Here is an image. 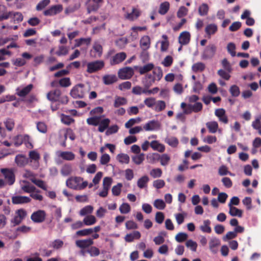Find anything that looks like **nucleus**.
<instances>
[{
  "label": "nucleus",
  "mask_w": 261,
  "mask_h": 261,
  "mask_svg": "<svg viewBox=\"0 0 261 261\" xmlns=\"http://www.w3.org/2000/svg\"><path fill=\"white\" fill-rule=\"evenodd\" d=\"M27 216V212L23 209H19L15 212V215L11 220L14 226L19 224Z\"/></svg>",
  "instance_id": "6e6552de"
},
{
  "label": "nucleus",
  "mask_w": 261,
  "mask_h": 261,
  "mask_svg": "<svg viewBox=\"0 0 261 261\" xmlns=\"http://www.w3.org/2000/svg\"><path fill=\"white\" fill-rule=\"evenodd\" d=\"M97 222L96 218L92 215L86 216L83 219V223L86 226H91L95 224Z\"/></svg>",
  "instance_id": "7c9ffc66"
},
{
  "label": "nucleus",
  "mask_w": 261,
  "mask_h": 261,
  "mask_svg": "<svg viewBox=\"0 0 261 261\" xmlns=\"http://www.w3.org/2000/svg\"><path fill=\"white\" fill-rule=\"evenodd\" d=\"M64 242L63 241L60 239H56L50 243L49 247L54 250H59L62 248Z\"/></svg>",
  "instance_id": "f704fd0d"
},
{
  "label": "nucleus",
  "mask_w": 261,
  "mask_h": 261,
  "mask_svg": "<svg viewBox=\"0 0 261 261\" xmlns=\"http://www.w3.org/2000/svg\"><path fill=\"white\" fill-rule=\"evenodd\" d=\"M151 45V40L147 35L142 36L140 40V46L144 51L148 49Z\"/></svg>",
  "instance_id": "a211bd4d"
},
{
  "label": "nucleus",
  "mask_w": 261,
  "mask_h": 261,
  "mask_svg": "<svg viewBox=\"0 0 261 261\" xmlns=\"http://www.w3.org/2000/svg\"><path fill=\"white\" fill-rule=\"evenodd\" d=\"M150 147L153 150L158 151L161 153L164 152L165 150V145L156 140L150 142Z\"/></svg>",
  "instance_id": "c85d7f7f"
},
{
  "label": "nucleus",
  "mask_w": 261,
  "mask_h": 261,
  "mask_svg": "<svg viewBox=\"0 0 261 261\" xmlns=\"http://www.w3.org/2000/svg\"><path fill=\"white\" fill-rule=\"evenodd\" d=\"M165 142L172 147H176L178 144V139L174 137H171L165 139Z\"/></svg>",
  "instance_id": "5fc2aeb1"
},
{
  "label": "nucleus",
  "mask_w": 261,
  "mask_h": 261,
  "mask_svg": "<svg viewBox=\"0 0 261 261\" xmlns=\"http://www.w3.org/2000/svg\"><path fill=\"white\" fill-rule=\"evenodd\" d=\"M87 252L91 256H97L100 254L99 249L95 246H91L87 249Z\"/></svg>",
  "instance_id": "774afa93"
},
{
  "label": "nucleus",
  "mask_w": 261,
  "mask_h": 261,
  "mask_svg": "<svg viewBox=\"0 0 261 261\" xmlns=\"http://www.w3.org/2000/svg\"><path fill=\"white\" fill-rule=\"evenodd\" d=\"M88 91L89 89H87L84 85L79 84L72 88L70 94L74 98H82L84 97Z\"/></svg>",
  "instance_id": "7ed1b4c3"
},
{
  "label": "nucleus",
  "mask_w": 261,
  "mask_h": 261,
  "mask_svg": "<svg viewBox=\"0 0 261 261\" xmlns=\"http://www.w3.org/2000/svg\"><path fill=\"white\" fill-rule=\"evenodd\" d=\"M57 155L58 157L66 161H72L74 160L75 155L71 151H61L57 152Z\"/></svg>",
  "instance_id": "6ab92c4d"
},
{
  "label": "nucleus",
  "mask_w": 261,
  "mask_h": 261,
  "mask_svg": "<svg viewBox=\"0 0 261 261\" xmlns=\"http://www.w3.org/2000/svg\"><path fill=\"white\" fill-rule=\"evenodd\" d=\"M154 68V65L152 63H149L142 67L139 68V71L141 74H143L152 69Z\"/></svg>",
  "instance_id": "8fccbe9b"
},
{
  "label": "nucleus",
  "mask_w": 261,
  "mask_h": 261,
  "mask_svg": "<svg viewBox=\"0 0 261 261\" xmlns=\"http://www.w3.org/2000/svg\"><path fill=\"white\" fill-rule=\"evenodd\" d=\"M66 184L69 188L77 191L85 189L88 185V181L77 176H71L67 179Z\"/></svg>",
  "instance_id": "f03ea898"
},
{
  "label": "nucleus",
  "mask_w": 261,
  "mask_h": 261,
  "mask_svg": "<svg viewBox=\"0 0 261 261\" xmlns=\"http://www.w3.org/2000/svg\"><path fill=\"white\" fill-rule=\"evenodd\" d=\"M152 81H160L163 77V71L161 67H157L153 69Z\"/></svg>",
  "instance_id": "72a5a7b5"
},
{
  "label": "nucleus",
  "mask_w": 261,
  "mask_h": 261,
  "mask_svg": "<svg viewBox=\"0 0 261 261\" xmlns=\"http://www.w3.org/2000/svg\"><path fill=\"white\" fill-rule=\"evenodd\" d=\"M91 39L90 38H80L75 40V46L79 47L83 44L89 45L91 43Z\"/></svg>",
  "instance_id": "4d7b16f0"
},
{
  "label": "nucleus",
  "mask_w": 261,
  "mask_h": 261,
  "mask_svg": "<svg viewBox=\"0 0 261 261\" xmlns=\"http://www.w3.org/2000/svg\"><path fill=\"white\" fill-rule=\"evenodd\" d=\"M191 37V34L189 32H182L178 37V43L181 46L188 45L190 42Z\"/></svg>",
  "instance_id": "f8f14e48"
},
{
  "label": "nucleus",
  "mask_w": 261,
  "mask_h": 261,
  "mask_svg": "<svg viewBox=\"0 0 261 261\" xmlns=\"http://www.w3.org/2000/svg\"><path fill=\"white\" fill-rule=\"evenodd\" d=\"M215 115L218 117L219 120L225 124L228 122L226 111L224 109H217L215 110Z\"/></svg>",
  "instance_id": "dca6fc26"
},
{
  "label": "nucleus",
  "mask_w": 261,
  "mask_h": 261,
  "mask_svg": "<svg viewBox=\"0 0 261 261\" xmlns=\"http://www.w3.org/2000/svg\"><path fill=\"white\" fill-rule=\"evenodd\" d=\"M206 126L208 129L210 133L214 134L217 131L219 133H222V129H219V125L217 122L215 121H212L208 122L206 123Z\"/></svg>",
  "instance_id": "5701e85b"
},
{
  "label": "nucleus",
  "mask_w": 261,
  "mask_h": 261,
  "mask_svg": "<svg viewBox=\"0 0 261 261\" xmlns=\"http://www.w3.org/2000/svg\"><path fill=\"white\" fill-rule=\"evenodd\" d=\"M61 95V92L59 89H55L49 91L47 94V99L51 101H59L60 96Z\"/></svg>",
  "instance_id": "412c9836"
},
{
  "label": "nucleus",
  "mask_w": 261,
  "mask_h": 261,
  "mask_svg": "<svg viewBox=\"0 0 261 261\" xmlns=\"http://www.w3.org/2000/svg\"><path fill=\"white\" fill-rule=\"evenodd\" d=\"M29 160L31 163H33V167L37 169L39 166V160L40 155L36 150H31L29 153Z\"/></svg>",
  "instance_id": "9b49d317"
},
{
  "label": "nucleus",
  "mask_w": 261,
  "mask_h": 261,
  "mask_svg": "<svg viewBox=\"0 0 261 261\" xmlns=\"http://www.w3.org/2000/svg\"><path fill=\"white\" fill-rule=\"evenodd\" d=\"M120 212L122 214H126L129 213L131 211L130 205L126 202L123 203L119 206Z\"/></svg>",
  "instance_id": "864d4df0"
},
{
  "label": "nucleus",
  "mask_w": 261,
  "mask_h": 261,
  "mask_svg": "<svg viewBox=\"0 0 261 261\" xmlns=\"http://www.w3.org/2000/svg\"><path fill=\"white\" fill-rule=\"evenodd\" d=\"M103 3V0H88L87 8L88 13L97 11Z\"/></svg>",
  "instance_id": "9d476101"
},
{
  "label": "nucleus",
  "mask_w": 261,
  "mask_h": 261,
  "mask_svg": "<svg viewBox=\"0 0 261 261\" xmlns=\"http://www.w3.org/2000/svg\"><path fill=\"white\" fill-rule=\"evenodd\" d=\"M186 246L187 248H189L191 251L196 252L197 248V243L193 241L192 240H188L186 242Z\"/></svg>",
  "instance_id": "052dcab7"
},
{
  "label": "nucleus",
  "mask_w": 261,
  "mask_h": 261,
  "mask_svg": "<svg viewBox=\"0 0 261 261\" xmlns=\"http://www.w3.org/2000/svg\"><path fill=\"white\" fill-rule=\"evenodd\" d=\"M1 172L5 177L6 184L7 183L9 185H12L14 183L15 177L12 169L3 168L1 169Z\"/></svg>",
  "instance_id": "39448f33"
},
{
  "label": "nucleus",
  "mask_w": 261,
  "mask_h": 261,
  "mask_svg": "<svg viewBox=\"0 0 261 261\" xmlns=\"http://www.w3.org/2000/svg\"><path fill=\"white\" fill-rule=\"evenodd\" d=\"M22 182L25 184V185H22L21 186V189L24 192L30 194L32 192L35 190L36 188L32 185L29 184L26 181L24 180Z\"/></svg>",
  "instance_id": "49530a36"
},
{
  "label": "nucleus",
  "mask_w": 261,
  "mask_h": 261,
  "mask_svg": "<svg viewBox=\"0 0 261 261\" xmlns=\"http://www.w3.org/2000/svg\"><path fill=\"white\" fill-rule=\"evenodd\" d=\"M93 244L94 241L91 238L79 240L75 242L76 246L81 249H85L88 248Z\"/></svg>",
  "instance_id": "f3484780"
},
{
  "label": "nucleus",
  "mask_w": 261,
  "mask_h": 261,
  "mask_svg": "<svg viewBox=\"0 0 261 261\" xmlns=\"http://www.w3.org/2000/svg\"><path fill=\"white\" fill-rule=\"evenodd\" d=\"M94 208L91 205H87L83 208H82L79 214L80 216H84L86 215H89L92 213L93 211Z\"/></svg>",
  "instance_id": "c03bdc74"
},
{
  "label": "nucleus",
  "mask_w": 261,
  "mask_h": 261,
  "mask_svg": "<svg viewBox=\"0 0 261 261\" xmlns=\"http://www.w3.org/2000/svg\"><path fill=\"white\" fill-rule=\"evenodd\" d=\"M170 3L168 2H164L162 3L159 6L158 12L161 15L166 14L170 9Z\"/></svg>",
  "instance_id": "2f4dec72"
},
{
  "label": "nucleus",
  "mask_w": 261,
  "mask_h": 261,
  "mask_svg": "<svg viewBox=\"0 0 261 261\" xmlns=\"http://www.w3.org/2000/svg\"><path fill=\"white\" fill-rule=\"evenodd\" d=\"M160 123L155 120L149 121L143 126V129L145 131H154L160 128Z\"/></svg>",
  "instance_id": "2eb2a0df"
},
{
  "label": "nucleus",
  "mask_w": 261,
  "mask_h": 261,
  "mask_svg": "<svg viewBox=\"0 0 261 261\" xmlns=\"http://www.w3.org/2000/svg\"><path fill=\"white\" fill-rule=\"evenodd\" d=\"M113 182V179L111 177H105L102 180V187L98 193L101 197H106L108 195L109 191Z\"/></svg>",
  "instance_id": "20e7f679"
},
{
  "label": "nucleus",
  "mask_w": 261,
  "mask_h": 261,
  "mask_svg": "<svg viewBox=\"0 0 261 261\" xmlns=\"http://www.w3.org/2000/svg\"><path fill=\"white\" fill-rule=\"evenodd\" d=\"M123 185L121 183H118L116 185L114 186L112 189V193L113 195L115 196H118L120 195L121 192V189Z\"/></svg>",
  "instance_id": "3c124183"
},
{
  "label": "nucleus",
  "mask_w": 261,
  "mask_h": 261,
  "mask_svg": "<svg viewBox=\"0 0 261 261\" xmlns=\"http://www.w3.org/2000/svg\"><path fill=\"white\" fill-rule=\"evenodd\" d=\"M31 180L33 183L36 185L39 188L43 189V190L46 191L47 186L45 181L42 180L36 179L35 178H32Z\"/></svg>",
  "instance_id": "ea45409f"
},
{
  "label": "nucleus",
  "mask_w": 261,
  "mask_h": 261,
  "mask_svg": "<svg viewBox=\"0 0 261 261\" xmlns=\"http://www.w3.org/2000/svg\"><path fill=\"white\" fill-rule=\"evenodd\" d=\"M140 237V232L138 231H135L133 233L127 234L125 237V240L127 242H132L135 239H139Z\"/></svg>",
  "instance_id": "473e14b6"
},
{
  "label": "nucleus",
  "mask_w": 261,
  "mask_h": 261,
  "mask_svg": "<svg viewBox=\"0 0 261 261\" xmlns=\"http://www.w3.org/2000/svg\"><path fill=\"white\" fill-rule=\"evenodd\" d=\"M104 66V62L102 61H96L87 64V71L89 73L96 72L101 69Z\"/></svg>",
  "instance_id": "0eeeda50"
},
{
  "label": "nucleus",
  "mask_w": 261,
  "mask_h": 261,
  "mask_svg": "<svg viewBox=\"0 0 261 261\" xmlns=\"http://www.w3.org/2000/svg\"><path fill=\"white\" fill-rule=\"evenodd\" d=\"M162 38L163 40L161 42V51L162 52L166 51L169 46V42L168 41V37L166 35H163Z\"/></svg>",
  "instance_id": "4c0bfd02"
},
{
  "label": "nucleus",
  "mask_w": 261,
  "mask_h": 261,
  "mask_svg": "<svg viewBox=\"0 0 261 261\" xmlns=\"http://www.w3.org/2000/svg\"><path fill=\"white\" fill-rule=\"evenodd\" d=\"M252 126L257 130L261 127V115L255 117V120L252 122Z\"/></svg>",
  "instance_id": "338daca9"
},
{
  "label": "nucleus",
  "mask_w": 261,
  "mask_h": 261,
  "mask_svg": "<svg viewBox=\"0 0 261 261\" xmlns=\"http://www.w3.org/2000/svg\"><path fill=\"white\" fill-rule=\"evenodd\" d=\"M141 11L140 9L136 8H133L131 13H127L125 15L126 19L134 21L137 19L141 15Z\"/></svg>",
  "instance_id": "4be33fe9"
},
{
  "label": "nucleus",
  "mask_w": 261,
  "mask_h": 261,
  "mask_svg": "<svg viewBox=\"0 0 261 261\" xmlns=\"http://www.w3.org/2000/svg\"><path fill=\"white\" fill-rule=\"evenodd\" d=\"M166 108V103L163 100H159L155 102L154 110L156 112H161Z\"/></svg>",
  "instance_id": "69168bd1"
},
{
  "label": "nucleus",
  "mask_w": 261,
  "mask_h": 261,
  "mask_svg": "<svg viewBox=\"0 0 261 261\" xmlns=\"http://www.w3.org/2000/svg\"><path fill=\"white\" fill-rule=\"evenodd\" d=\"M134 74V70L130 67H125L119 70L118 76L122 80L130 79Z\"/></svg>",
  "instance_id": "ddd939ff"
},
{
  "label": "nucleus",
  "mask_w": 261,
  "mask_h": 261,
  "mask_svg": "<svg viewBox=\"0 0 261 261\" xmlns=\"http://www.w3.org/2000/svg\"><path fill=\"white\" fill-rule=\"evenodd\" d=\"M160 154L157 153H151L148 154L147 159L150 163H154L156 161H159Z\"/></svg>",
  "instance_id": "680f3d73"
},
{
  "label": "nucleus",
  "mask_w": 261,
  "mask_h": 261,
  "mask_svg": "<svg viewBox=\"0 0 261 261\" xmlns=\"http://www.w3.org/2000/svg\"><path fill=\"white\" fill-rule=\"evenodd\" d=\"M69 48L65 46H59V49L56 51V54L58 56H66L68 54Z\"/></svg>",
  "instance_id": "e2e57ef3"
},
{
  "label": "nucleus",
  "mask_w": 261,
  "mask_h": 261,
  "mask_svg": "<svg viewBox=\"0 0 261 261\" xmlns=\"http://www.w3.org/2000/svg\"><path fill=\"white\" fill-rule=\"evenodd\" d=\"M46 214L43 210H38L33 213L31 216V220L35 223H41L44 221Z\"/></svg>",
  "instance_id": "1a4fd4ad"
},
{
  "label": "nucleus",
  "mask_w": 261,
  "mask_h": 261,
  "mask_svg": "<svg viewBox=\"0 0 261 261\" xmlns=\"http://www.w3.org/2000/svg\"><path fill=\"white\" fill-rule=\"evenodd\" d=\"M149 181V178L145 175L140 178L137 182V186L140 189L146 187L147 182Z\"/></svg>",
  "instance_id": "de8ad7c7"
},
{
  "label": "nucleus",
  "mask_w": 261,
  "mask_h": 261,
  "mask_svg": "<svg viewBox=\"0 0 261 261\" xmlns=\"http://www.w3.org/2000/svg\"><path fill=\"white\" fill-rule=\"evenodd\" d=\"M170 160L171 158L169 154L164 153L160 155L159 161L162 166H166L169 164Z\"/></svg>",
  "instance_id": "37998d69"
},
{
  "label": "nucleus",
  "mask_w": 261,
  "mask_h": 261,
  "mask_svg": "<svg viewBox=\"0 0 261 261\" xmlns=\"http://www.w3.org/2000/svg\"><path fill=\"white\" fill-rule=\"evenodd\" d=\"M87 122L89 125L93 126L98 125V131L102 133L108 128L110 123V120L109 118H105L103 115H101L88 118L87 119Z\"/></svg>",
  "instance_id": "f257e3e1"
},
{
  "label": "nucleus",
  "mask_w": 261,
  "mask_h": 261,
  "mask_svg": "<svg viewBox=\"0 0 261 261\" xmlns=\"http://www.w3.org/2000/svg\"><path fill=\"white\" fill-rule=\"evenodd\" d=\"M117 160L121 164H128L130 159L129 156L125 153H119L116 156Z\"/></svg>",
  "instance_id": "79ce46f5"
},
{
  "label": "nucleus",
  "mask_w": 261,
  "mask_h": 261,
  "mask_svg": "<svg viewBox=\"0 0 261 261\" xmlns=\"http://www.w3.org/2000/svg\"><path fill=\"white\" fill-rule=\"evenodd\" d=\"M153 206L158 210H162L166 207V203L162 199H158L154 200Z\"/></svg>",
  "instance_id": "bf43d9fd"
},
{
  "label": "nucleus",
  "mask_w": 261,
  "mask_h": 261,
  "mask_svg": "<svg viewBox=\"0 0 261 261\" xmlns=\"http://www.w3.org/2000/svg\"><path fill=\"white\" fill-rule=\"evenodd\" d=\"M202 141L205 143L211 144L217 142V138L215 136L207 135L202 138Z\"/></svg>",
  "instance_id": "6e6d98bb"
},
{
  "label": "nucleus",
  "mask_w": 261,
  "mask_h": 261,
  "mask_svg": "<svg viewBox=\"0 0 261 261\" xmlns=\"http://www.w3.org/2000/svg\"><path fill=\"white\" fill-rule=\"evenodd\" d=\"M102 80L105 84L110 85L117 82V77L115 75H106L103 76Z\"/></svg>",
  "instance_id": "c9c22d12"
},
{
  "label": "nucleus",
  "mask_w": 261,
  "mask_h": 261,
  "mask_svg": "<svg viewBox=\"0 0 261 261\" xmlns=\"http://www.w3.org/2000/svg\"><path fill=\"white\" fill-rule=\"evenodd\" d=\"M63 10V6L61 4H58L51 6L49 8L44 10L43 13L46 16H53L61 13Z\"/></svg>",
  "instance_id": "423d86ee"
},
{
  "label": "nucleus",
  "mask_w": 261,
  "mask_h": 261,
  "mask_svg": "<svg viewBox=\"0 0 261 261\" xmlns=\"http://www.w3.org/2000/svg\"><path fill=\"white\" fill-rule=\"evenodd\" d=\"M72 172V167L70 164H65L61 170V173L63 176H67Z\"/></svg>",
  "instance_id": "09e8293b"
},
{
  "label": "nucleus",
  "mask_w": 261,
  "mask_h": 261,
  "mask_svg": "<svg viewBox=\"0 0 261 261\" xmlns=\"http://www.w3.org/2000/svg\"><path fill=\"white\" fill-rule=\"evenodd\" d=\"M208 9H209V8L207 4H202L199 7V9H198L199 14L201 16L206 15L208 13Z\"/></svg>",
  "instance_id": "0e129e2a"
},
{
  "label": "nucleus",
  "mask_w": 261,
  "mask_h": 261,
  "mask_svg": "<svg viewBox=\"0 0 261 261\" xmlns=\"http://www.w3.org/2000/svg\"><path fill=\"white\" fill-rule=\"evenodd\" d=\"M218 31V27L215 23H210L206 25L205 32L208 38L215 35Z\"/></svg>",
  "instance_id": "bb28decb"
},
{
  "label": "nucleus",
  "mask_w": 261,
  "mask_h": 261,
  "mask_svg": "<svg viewBox=\"0 0 261 261\" xmlns=\"http://www.w3.org/2000/svg\"><path fill=\"white\" fill-rule=\"evenodd\" d=\"M31 201V199L28 196L16 195L12 197V202L14 204L28 203Z\"/></svg>",
  "instance_id": "4468645a"
},
{
  "label": "nucleus",
  "mask_w": 261,
  "mask_h": 261,
  "mask_svg": "<svg viewBox=\"0 0 261 261\" xmlns=\"http://www.w3.org/2000/svg\"><path fill=\"white\" fill-rule=\"evenodd\" d=\"M33 89V85L30 84L25 87H18L16 89V94L20 97H24L28 95Z\"/></svg>",
  "instance_id": "393cba45"
},
{
  "label": "nucleus",
  "mask_w": 261,
  "mask_h": 261,
  "mask_svg": "<svg viewBox=\"0 0 261 261\" xmlns=\"http://www.w3.org/2000/svg\"><path fill=\"white\" fill-rule=\"evenodd\" d=\"M17 139L23 140V143L28 149H32L34 147L32 140L28 135H18L17 136Z\"/></svg>",
  "instance_id": "a878e982"
},
{
  "label": "nucleus",
  "mask_w": 261,
  "mask_h": 261,
  "mask_svg": "<svg viewBox=\"0 0 261 261\" xmlns=\"http://www.w3.org/2000/svg\"><path fill=\"white\" fill-rule=\"evenodd\" d=\"M187 108L188 109H186L184 110L185 114H189L192 112H198L202 110V105L201 102H197L193 105L191 104L188 105Z\"/></svg>",
  "instance_id": "aec40b11"
},
{
  "label": "nucleus",
  "mask_w": 261,
  "mask_h": 261,
  "mask_svg": "<svg viewBox=\"0 0 261 261\" xmlns=\"http://www.w3.org/2000/svg\"><path fill=\"white\" fill-rule=\"evenodd\" d=\"M173 62V58L170 55L167 56L162 61V64L165 67H170Z\"/></svg>",
  "instance_id": "13d9d810"
},
{
  "label": "nucleus",
  "mask_w": 261,
  "mask_h": 261,
  "mask_svg": "<svg viewBox=\"0 0 261 261\" xmlns=\"http://www.w3.org/2000/svg\"><path fill=\"white\" fill-rule=\"evenodd\" d=\"M217 47L214 44L208 45L205 49L203 53V57L209 58L213 57L216 51Z\"/></svg>",
  "instance_id": "cd10ccee"
},
{
  "label": "nucleus",
  "mask_w": 261,
  "mask_h": 261,
  "mask_svg": "<svg viewBox=\"0 0 261 261\" xmlns=\"http://www.w3.org/2000/svg\"><path fill=\"white\" fill-rule=\"evenodd\" d=\"M15 163L19 167H23L29 163V159L24 155L18 154L16 156Z\"/></svg>",
  "instance_id": "c756f323"
},
{
  "label": "nucleus",
  "mask_w": 261,
  "mask_h": 261,
  "mask_svg": "<svg viewBox=\"0 0 261 261\" xmlns=\"http://www.w3.org/2000/svg\"><path fill=\"white\" fill-rule=\"evenodd\" d=\"M142 121V118L140 117H137L135 118H131L129 119L125 123V127L126 128H130L136 124H138Z\"/></svg>",
  "instance_id": "a19ab883"
},
{
  "label": "nucleus",
  "mask_w": 261,
  "mask_h": 261,
  "mask_svg": "<svg viewBox=\"0 0 261 261\" xmlns=\"http://www.w3.org/2000/svg\"><path fill=\"white\" fill-rule=\"evenodd\" d=\"M210 225L211 221L209 220H204L203 224L200 226V229L203 232L210 233L212 232V228Z\"/></svg>",
  "instance_id": "58836bf2"
},
{
  "label": "nucleus",
  "mask_w": 261,
  "mask_h": 261,
  "mask_svg": "<svg viewBox=\"0 0 261 261\" xmlns=\"http://www.w3.org/2000/svg\"><path fill=\"white\" fill-rule=\"evenodd\" d=\"M204 64L201 62H198L194 64L192 67V70L195 72H201L205 69Z\"/></svg>",
  "instance_id": "603ef678"
},
{
  "label": "nucleus",
  "mask_w": 261,
  "mask_h": 261,
  "mask_svg": "<svg viewBox=\"0 0 261 261\" xmlns=\"http://www.w3.org/2000/svg\"><path fill=\"white\" fill-rule=\"evenodd\" d=\"M126 58V55L124 52H121L116 54L111 60V65L119 64L123 61Z\"/></svg>",
  "instance_id": "b1692460"
},
{
  "label": "nucleus",
  "mask_w": 261,
  "mask_h": 261,
  "mask_svg": "<svg viewBox=\"0 0 261 261\" xmlns=\"http://www.w3.org/2000/svg\"><path fill=\"white\" fill-rule=\"evenodd\" d=\"M127 103V99L122 97L116 96L115 99L114 106L115 108H118L121 106L125 105Z\"/></svg>",
  "instance_id": "a18cd8bd"
},
{
  "label": "nucleus",
  "mask_w": 261,
  "mask_h": 261,
  "mask_svg": "<svg viewBox=\"0 0 261 261\" xmlns=\"http://www.w3.org/2000/svg\"><path fill=\"white\" fill-rule=\"evenodd\" d=\"M229 214L231 216H237L238 217H242L243 211L233 206H230V207H229Z\"/></svg>",
  "instance_id": "e433bc0d"
}]
</instances>
